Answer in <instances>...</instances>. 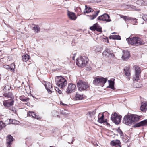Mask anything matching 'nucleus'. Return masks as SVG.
Returning a JSON list of instances; mask_svg holds the SVG:
<instances>
[{"label": "nucleus", "mask_w": 147, "mask_h": 147, "mask_svg": "<svg viewBox=\"0 0 147 147\" xmlns=\"http://www.w3.org/2000/svg\"><path fill=\"white\" fill-rule=\"evenodd\" d=\"M90 29L92 31H95V30H96L97 31L99 32H102L101 28L100 26H99L98 24L97 23L94 24L92 26L90 27Z\"/></svg>", "instance_id": "obj_15"}, {"label": "nucleus", "mask_w": 147, "mask_h": 147, "mask_svg": "<svg viewBox=\"0 0 147 147\" xmlns=\"http://www.w3.org/2000/svg\"><path fill=\"white\" fill-rule=\"evenodd\" d=\"M67 15L69 18L71 20H75L77 18L76 16L74 13L68 11Z\"/></svg>", "instance_id": "obj_21"}, {"label": "nucleus", "mask_w": 147, "mask_h": 147, "mask_svg": "<svg viewBox=\"0 0 147 147\" xmlns=\"http://www.w3.org/2000/svg\"><path fill=\"white\" fill-rule=\"evenodd\" d=\"M32 30L36 33H38L40 31V28L37 25H34L32 28Z\"/></svg>", "instance_id": "obj_27"}, {"label": "nucleus", "mask_w": 147, "mask_h": 147, "mask_svg": "<svg viewBox=\"0 0 147 147\" xmlns=\"http://www.w3.org/2000/svg\"><path fill=\"white\" fill-rule=\"evenodd\" d=\"M123 122L125 124L130 126L132 124L131 118L130 114H127L125 115L123 119Z\"/></svg>", "instance_id": "obj_9"}, {"label": "nucleus", "mask_w": 147, "mask_h": 147, "mask_svg": "<svg viewBox=\"0 0 147 147\" xmlns=\"http://www.w3.org/2000/svg\"><path fill=\"white\" fill-rule=\"evenodd\" d=\"M77 86L79 90L80 91L85 90L89 86L87 83L82 81H80L77 83Z\"/></svg>", "instance_id": "obj_5"}, {"label": "nucleus", "mask_w": 147, "mask_h": 147, "mask_svg": "<svg viewBox=\"0 0 147 147\" xmlns=\"http://www.w3.org/2000/svg\"><path fill=\"white\" fill-rule=\"evenodd\" d=\"M140 110L143 112H145L147 110V103H142L140 107Z\"/></svg>", "instance_id": "obj_24"}, {"label": "nucleus", "mask_w": 147, "mask_h": 147, "mask_svg": "<svg viewBox=\"0 0 147 147\" xmlns=\"http://www.w3.org/2000/svg\"><path fill=\"white\" fill-rule=\"evenodd\" d=\"M120 16L121 18L124 19L125 21L127 22L129 20H132V18H131L126 16L120 15Z\"/></svg>", "instance_id": "obj_28"}, {"label": "nucleus", "mask_w": 147, "mask_h": 147, "mask_svg": "<svg viewBox=\"0 0 147 147\" xmlns=\"http://www.w3.org/2000/svg\"><path fill=\"white\" fill-rule=\"evenodd\" d=\"M5 123H4L2 121H0V130H1L2 129L3 127H5L6 125L5 124Z\"/></svg>", "instance_id": "obj_35"}, {"label": "nucleus", "mask_w": 147, "mask_h": 147, "mask_svg": "<svg viewBox=\"0 0 147 147\" xmlns=\"http://www.w3.org/2000/svg\"><path fill=\"white\" fill-rule=\"evenodd\" d=\"M132 124L135 121H138L140 119V117L137 115L135 114H130Z\"/></svg>", "instance_id": "obj_17"}, {"label": "nucleus", "mask_w": 147, "mask_h": 147, "mask_svg": "<svg viewBox=\"0 0 147 147\" xmlns=\"http://www.w3.org/2000/svg\"><path fill=\"white\" fill-rule=\"evenodd\" d=\"M56 84L60 88L65 87L67 84L66 79L61 76H58L55 78Z\"/></svg>", "instance_id": "obj_2"}, {"label": "nucleus", "mask_w": 147, "mask_h": 147, "mask_svg": "<svg viewBox=\"0 0 147 147\" xmlns=\"http://www.w3.org/2000/svg\"><path fill=\"white\" fill-rule=\"evenodd\" d=\"M121 116L117 114L116 113H114L111 115V119L116 124H119L121 122Z\"/></svg>", "instance_id": "obj_6"}, {"label": "nucleus", "mask_w": 147, "mask_h": 147, "mask_svg": "<svg viewBox=\"0 0 147 147\" xmlns=\"http://www.w3.org/2000/svg\"><path fill=\"white\" fill-rule=\"evenodd\" d=\"M103 55L105 57H108L109 58H115L114 55L109 50L106 49L103 51L102 53Z\"/></svg>", "instance_id": "obj_10"}, {"label": "nucleus", "mask_w": 147, "mask_h": 147, "mask_svg": "<svg viewBox=\"0 0 147 147\" xmlns=\"http://www.w3.org/2000/svg\"><path fill=\"white\" fill-rule=\"evenodd\" d=\"M45 87L49 93L51 94L52 93L51 89H52V86L50 82H47L45 85Z\"/></svg>", "instance_id": "obj_20"}, {"label": "nucleus", "mask_w": 147, "mask_h": 147, "mask_svg": "<svg viewBox=\"0 0 147 147\" xmlns=\"http://www.w3.org/2000/svg\"><path fill=\"white\" fill-rule=\"evenodd\" d=\"M133 20L132 22L134 24H135L137 22V20L136 19H133Z\"/></svg>", "instance_id": "obj_44"}, {"label": "nucleus", "mask_w": 147, "mask_h": 147, "mask_svg": "<svg viewBox=\"0 0 147 147\" xmlns=\"http://www.w3.org/2000/svg\"><path fill=\"white\" fill-rule=\"evenodd\" d=\"M135 71V75L133 77V81H137L139 80V77L140 76L141 72V70L140 68L137 65H134L133 66Z\"/></svg>", "instance_id": "obj_8"}, {"label": "nucleus", "mask_w": 147, "mask_h": 147, "mask_svg": "<svg viewBox=\"0 0 147 147\" xmlns=\"http://www.w3.org/2000/svg\"><path fill=\"white\" fill-rule=\"evenodd\" d=\"M126 138L127 137L126 136H124L123 138V140L125 142H127L128 141V140H124V139Z\"/></svg>", "instance_id": "obj_45"}, {"label": "nucleus", "mask_w": 147, "mask_h": 147, "mask_svg": "<svg viewBox=\"0 0 147 147\" xmlns=\"http://www.w3.org/2000/svg\"><path fill=\"white\" fill-rule=\"evenodd\" d=\"M15 67V65L14 63H12L11 65V67H9V69L12 72H13L14 71V68Z\"/></svg>", "instance_id": "obj_34"}, {"label": "nucleus", "mask_w": 147, "mask_h": 147, "mask_svg": "<svg viewBox=\"0 0 147 147\" xmlns=\"http://www.w3.org/2000/svg\"><path fill=\"white\" fill-rule=\"evenodd\" d=\"M10 107V108H9V109L12 111L14 113H16V111L15 109L13 107Z\"/></svg>", "instance_id": "obj_41"}, {"label": "nucleus", "mask_w": 147, "mask_h": 147, "mask_svg": "<svg viewBox=\"0 0 147 147\" xmlns=\"http://www.w3.org/2000/svg\"><path fill=\"white\" fill-rule=\"evenodd\" d=\"M117 131L118 133L120 134V136L121 137V138H122L123 134L122 131L121 130L119 129V128L118 129Z\"/></svg>", "instance_id": "obj_40"}, {"label": "nucleus", "mask_w": 147, "mask_h": 147, "mask_svg": "<svg viewBox=\"0 0 147 147\" xmlns=\"http://www.w3.org/2000/svg\"><path fill=\"white\" fill-rule=\"evenodd\" d=\"M95 114V111H93L92 112H90L89 113V114L90 115V116L91 117H94V115Z\"/></svg>", "instance_id": "obj_38"}, {"label": "nucleus", "mask_w": 147, "mask_h": 147, "mask_svg": "<svg viewBox=\"0 0 147 147\" xmlns=\"http://www.w3.org/2000/svg\"><path fill=\"white\" fill-rule=\"evenodd\" d=\"M85 10L84 11V13H88L92 12L93 13L92 15H87V16L89 17L90 19L92 20L98 16L99 12V11H98L96 12L94 11L93 9L90 7H88L86 5Z\"/></svg>", "instance_id": "obj_4"}, {"label": "nucleus", "mask_w": 147, "mask_h": 147, "mask_svg": "<svg viewBox=\"0 0 147 147\" xmlns=\"http://www.w3.org/2000/svg\"><path fill=\"white\" fill-rule=\"evenodd\" d=\"M126 40L129 44L135 46H138L144 44L143 40L141 38L138 37L129 38H127Z\"/></svg>", "instance_id": "obj_1"}, {"label": "nucleus", "mask_w": 147, "mask_h": 147, "mask_svg": "<svg viewBox=\"0 0 147 147\" xmlns=\"http://www.w3.org/2000/svg\"><path fill=\"white\" fill-rule=\"evenodd\" d=\"M88 1L91 3H95L100 2L101 0H88Z\"/></svg>", "instance_id": "obj_37"}, {"label": "nucleus", "mask_w": 147, "mask_h": 147, "mask_svg": "<svg viewBox=\"0 0 147 147\" xmlns=\"http://www.w3.org/2000/svg\"><path fill=\"white\" fill-rule=\"evenodd\" d=\"M109 18L110 16L108 14L105 13L103 15L98 17L97 19L98 20L108 22H110L111 21V20L109 19Z\"/></svg>", "instance_id": "obj_12"}, {"label": "nucleus", "mask_w": 147, "mask_h": 147, "mask_svg": "<svg viewBox=\"0 0 147 147\" xmlns=\"http://www.w3.org/2000/svg\"><path fill=\"white\" fill-rule=\"evenodd\" d=\"M57 89H56V90L60 94L61 93V91L59 90L58 88H57Z\"/></svg>", "instance_id": "obj_46"}, {"label": "nucleus", "mask_w": 147, "mask_h": 147, "mask_svg": "<svg viewBox=\"0 0 147 147\" xmlns=\"http://www.w3.org/2000/svg\"><path fill=\"white\" fill-rule=\"evenodd\" d=\"M108 82L109 84V85L108 87L111 88V89L114 90V81H113L112 80H108Z\"/></svg>", "instance_id": "obj_25"}, {"label": "nucleus", "mask_w": 147, "mask_h": 147, "mask_svg": "<svg viewBox=\"0 0 147 147\" xmlns=\"http://www.w3.org/2000/svg\"><path fill=\"white\" fill-rule=\"evenodd\" d=\"M123 53L122 57V59L125 61H127L128 59L130 56L129 51L127 50H123Z\"/></svg>", "instance_id": "obj_14"}, {"label": "nucleus", "mask_w": 147, "mask_h": 147, "mask_svg": "<svg viewBox=\"0 0 147 147\" xmlns=\"http://www.w3.org/2000/svg\"><path fill=\"white\" fill-rule=\"evenodd\" d=\"M29 100V98L24 99L22 100L24 102H27Z\"/></svg>", "instance_id": "obj_47"}, {"label": "nucleus", "mask_w": 147, "mask_h": 147, "mask_svg": "<svg viewBox=\"0 0 147 147\" xmlns=\"http://www.w3.org/2000/svg\"><path fill=\"white\" fill-rule=\"evenodd\" d=\"M22 58L24 61L26 62L29 59L30 56L28 54H26L22 56Z\"/></svg>", "instance_id": "obj_26"}, {"label": "nucleus", "mask_w": 147, "mask_h": 147, "mask_svg": "<svg viewBox=\"0 0 147 147\" xmlns=\"http://www.w3.org/2000/svg\"><path fill=\"white\" fill-rule=\"evenodd\" d=\"M63 104V105H65L64 104H63H63Z\"/></svg>", "instance_id": "obj_48"}, {"label": "nucleus", "mask_w": 147, "mask_h": 147, "mask_svg": "<svg viewBox=\"0 0 147 147\" xmlns=\"http://www.w3.org/2000/svg\"><path fill=\"white\" fill-rule=\"evenodd\" d=\"M112 37V38L115 39L120 40L121 39L120 36L119 35H113Z\"/></svg>", "instance_id": "obj_36"}, {"label": "nucleus", "mask_w": 147, "mask_h": 147, "mask_svg": "<svg viewBox=\"0 0 147 147\" xmlns=\"http://www.w3.org/2000/svg\"><path fill=\"white\" fill-rule=\"evenodd\" d=\"M7 146H9L11 144V143L13 141V139L11 135H8L7 137Z\"/></svg>", "instance_id": "obj_23"}, {"label": "nucleus", "mask_w": 147, "mask_h": 147, "mask_svg": "<svg viewBox=\"0 0 147 147\" xmlns=\"http://www.w3.org/2000/svg\"><path fill=\"white\" fill-rule=\"evenodd\" d=\"M123 7L125 8V9H133L136 11H139L140 10L139 9H137L135 6L133 5H124L123 6Z\"/></svg>", "instance_id": "obj_18"}, {"label": "nucleus", "mask_w": 147, "mask_h": 147, "mask_svg": "<svg viewBox=\"0 0 147 147\" xmlns=\"http://www.w3.org/2000/svg\"><path fill=\"white\" fill-rule=\"evenodd\" d=\"M136 4L139 5H145V2L143 0H138L136 1Z\"/></svg>", "instance_id": "obj_29"}, {"label": "nucleus", "mask_w": 147, "mask_h": 147, "mask_svg": "<svg viewBox=\"0 0 147 147\" xmlns=\"http://www.w3.org/2000/svg\"><path fill=\"white\" fill-rule=\"evenodd\" d=\"M104 117V115L103 114H102V116L100 118L98 117V121L100 123H104V121L103 120Z\"/></svg>", "instance_id": "obj_33"}, {"label": "nucleus", "mask_w": 147, "mask_h": 147, "mask_svg": "<svg viewBox=\"0 0 147 147\" xmlns=\"http://www.w3.org/2000/svg\"><path fill=\"white\" fill-rule=\"evenodd\" d=\"M76 86L74 84L69 83L67 88L66 93L69 94L74 92L76 89Z\"/></svg>", "instance_id": "obj_11"}, {"label": "nucleus", "mask_w": 147, "mask_h": 147, "mask_svg": "<svg viewBox=\"0 0 147 147\" xmlns=\"http://www.w3.org/2000/svg\"><path fill=\"white\" fill-rule=\"evenodd\" d=\"M143 20L147 22V15H144L143 16Z\"/></svg>", "instance_id": "obj_42"}, {"label": "nucleus", "mask_w": 147, "mask_h": 147, "mask_svg": "<svg viewBox=\"0 0 147 147\" xmlns=\"http://www.w3.org/2000/svg\"><path fill=\"white\" fill-rule=\"evenodd\" d=\"M4 96L9 98H12L13 97V95L12 93L11 92H9L8 93H6L4 94Z\"/></svg>", "instance_id": "obj_32"}, {"label": "nucleus", "mask_w": 147, "mask_h": 147, "mask_svg": "<svg viewBox=\"0 0 147 147\" xmlns=\"http://www.w3.org/2000/svg\"><path fill=\"white\" fill-rule=\"evenodd\" d=\"M14 103V101L12 100L10 102L8 100H5L3 102V104L5 107H10L13 105Z\"/></svg>", "instance_id": "obj_16"}, {"label": "nucleus", "mask_w": 147, "mask_h": 147, "mask_svg": "<svg viewBox=\"0 0 147 147\" xmlns=\"http://www.w3.org/2000/svg\"><path fill=\"white\" fill-rule=\"evenodd\" d=\"M76 98L77 100H82L83 98V96L77 93L76 95Z\"/></svg>", "instance_id": "obj_30"}, {"label": "nucleus", "mask_w": 147, "mask_h": 147, "mask_svg": "<svg viewBox=\"0 0 147 147\" xmlns=\"http://www.w3.org/2000/svg\"><path fill=\"white\" fill-rule=\"evenodd\" d=\"M124 74L128 80L130 78L131 70L129 66H126L124 69Z\"/></svg>", "instance_id": "obj_13"}, {"label": "nucleus", "mask_w": 147, "mask_h": 147, "mask_svg": "<svg viewBox=\"0 0 147 147\" xmlns=\"http://www.w3.org/2000/svg\"><path fill=\"white\" fill-rule=\"evenodd\" d=\"M10 89V87L9 85H7L4 87L3 90L4 91H6L9 90Z\"/></svg>", "instance_id": "obj_39"}, {"label": "nucleus", "mask_w": 147, "mask_h": 147, "mask_svg": "<svg viewBox=\"0 0 147 147\" xmlns=\"http://www.w3.org/2000/svg\"><path fill=\"white\" fill-rule=\"evenodd\" d=\"M142 126H147V120L142 121L136 125V127H140Z\"/></svg>", "instance_id": "obj_22"}, {"label": "nucleus", "mask_w": 147, "mask_h": 147, "mask_svg": "<svg viewBox=\"0 0 147 147\" xmlns=\"http://www.w3.org/2000/svg\"><path fill=\"white\" fill-rule=\"evenodd\" d=\"M107 80V79L102 77H97L95 78L93 81V83L95 85L99 84L102 85V86H103L104 84L106 82Z\"/></svg>", "instance_id": "obj_7"}, {"label": "nucleus", "mask_w": 147, "mask_h": 147, "mask_svg": "<svg viewBox=\"0 0 147 147\" xmlns=\"http://www.w3.org/2000/svg\"><path fill=\"white\" fill-rule=\"evenodd\" d=\"M88 59L85 57H78L76 61V63L79 67H83L88 63Z\"/></svg>", "instance_id": "obj_3"}, {"label": "nucleus", "mask_w": 147, "mask_h": 147, "mask_svg": "<svg viewBox=\"0 0 147 147\" xmlns=\"http://www.w3.org/2000/svg\"><path fill=\"white\" fill-rule=\"evenodd\" d=\"M28 115L29 116H31L33 118L38 119V118L36 117V115L34 112L29 111L28 112Z\"/></svg>", "instance_id": "obj_31"}, {"label": "nucleus", "mask_w": 147, "mask_h": 147, "mask_svg": "<svg viewBox=\"0 0 147 147\" xmlns=\"http://www.w3.org/2000/svg\"><path fill=\"white\" fill-rule=\"evenodd\" d=\"M7 120H8H8H9V119H7Z\"/></svg>", "instance_id": "obj_50"}, {"label": "nucleus", "mask_w": 147, "mask_h": 147, "mask_svg": "<svg viewBox=\"0 0 147 147\" xmlns=\"http://www.w3.org/2000/svg\"><path fill=\"white\" fill-rule=\"evenodd\" d=\"M49 147H53L52 146H51Z\"/></svg>", "instance_id": "obj_49"}, {"label": "nucleus", "mask_w": 147, "mask_h": 147, "mask_svg": "<svg viewBox=\"0 0 147 147\" xmlns=\"http://www.w3.org/2000/svg\"><path fill=\"white\" fill-rule=\"evenodd\" d=\"M3 67L4 68L6 69H8L9 68V66L8 65H4Z\"/></svg>", "instance_id": "obj_43"}, {"label": "nucleus", "mask_w": 147, "mask_h": 147, "mask_svg": "<svg viewBox=\"0 0 147 147\" xmlns=\"http://www.w3.org/2000/svg\"><path fill=\"white\" fill-rule=\"evenodd\" d=\"M111 144L113 146H119V147H121L120 145V141L118 140H116L111 141Z\"/></svg>", "instance_id": "obj_19"}]
</instances>
